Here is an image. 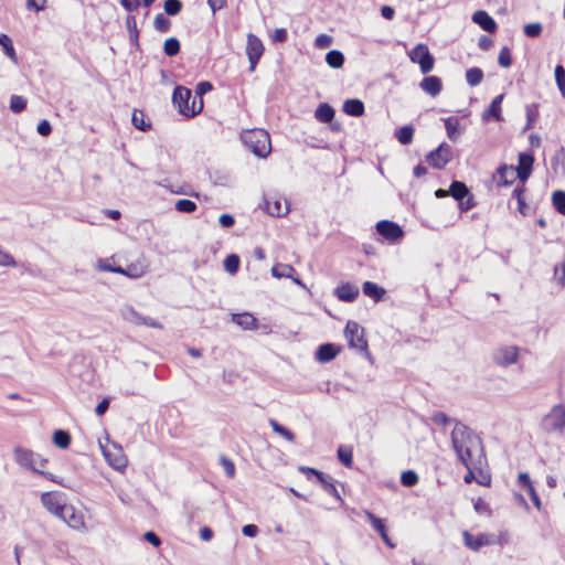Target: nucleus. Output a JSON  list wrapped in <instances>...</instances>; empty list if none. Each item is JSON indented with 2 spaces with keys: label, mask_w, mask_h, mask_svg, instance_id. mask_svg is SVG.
Listing matches in <instances>:
<instances>
[{
  "label": "nucleus",
  "mask_w": 565,
  "mask_h": 565,
  "mask_svg": "<svg viewBox=\"0 0 565 565\" xmlns=\"http://www.w3.org/2000/svg\"><path fill=\"white\" fill-rule=\"evenodd\" d=\"M451 444L459 461L466 468H482L487 463L481 438L468 426L456 423Z\"/></svg>",
  "instance_id": "obj_1"
},
{
  "label": "nucleus",
  "mask_w": 565,
  "mask_h": 565,
  "mask_svg": "<svg viewBox=\"0 0 565 565\" xmlns=\"http://www.w3.org/2000/svg\"><path fill=\"white\" fill-rule=\"evenodd\" d=\"M172 103L178 111L188 118L194 117L203 109V99L192 97V92L183 86L174 88Z\"/></svg>",
  "instance_id": "obj_2"
},
{
  "label": "nucleus",
  "mask_w": 565,
  "mask_h": 565,
  "mask_svg": "<svg viewBox=\"0 0 565 565\" xmlns=\"http://www.w3.org/2000/svg\"><path fill=\"white\" fill-rule=\"evenodd\" d=\"M244 145L257 157L266 158L271 150L269 134L259 128L248 129L241 134Z\"/></svg>",
  "instance_id": "obj_3"
},
{
  "label": "nucleus",
  "mask_w": 565,
  "mask_h": 565,
  "mask_svg": "<svg viewBox=\"0 0 565 565\" xmlns=\"http://www.w3.org/2000/svg\"><path fill=\"white\" fill-rule=\"evenodd\" d=\"M541 428L547 434H563L565 430V405H554L551 411L543 416Z\"/></svg>",
  "instance_id": "obj_4"
},
{
  "label": "nucleus",
  "mask_w": 565,
  "mask_h": 565,
  "mask_svg": "<svg viewBox=\"0 0 565 565\" xmlns=\"http://www.w3.org/2000/svg\"><path fill=\"white\" fill-rule=\"evenodd\" d=\"M13 458L20 467L29 469L34 473H36L40 468L45 467L47 463V460L42 458L41 455L23 447L14 448Z\"/></svg>",
  "instance_id": "obj_5"
},
{
  "label": "nucleus",
  "mask_w": 565,
  "mask_h": 565,
  "mask_svg": "<svg viewBox=\"0 0 565 565\" xmlns=\"http://www.w3.org/2000/svg\"><path fill=\"white\" fill-rule=\"evenodd\" d=\"M344 335L350 348L366 355L369 354L364 329L358 322L348 321L344 329Z\"/></svg>",
  "instance_id": "obj_6"
},
{
  "label": "nucleus",
  "mask_w": 565,
  "mask_h": 565,
  "mask_svg": "<svg viewBox=\"0 0 565 565\" xmlns=\"http://www.w3.org/2000/svg\"><path fill=\"white\" fill-rule=\"evenodd\" d=\"M377 234L391 244L399 243L404 236L403 228L395 222L383 220L375 225Z\"/></svg>",
  "instance_id": "obj_7"
},
{
  "label": "nucleus",
  "mask_w": 565,
  "mask_h": 565,
  "mask_svg": "<svg viewBox=\"0 0 565 565\" xmlns=\"http://www.w3.org/2000/svg\"><path fill=\"white\" fill-rule=\"evenodd\" d=\"M492 360L501 367L515 364L519 360V348L515 345H501L493 350Z\"/></svg>",
  "instance_id": "obj_8"
},
{
  "label": "nucleus",
  "mask_w": 565,
  "mask_h": 565,
  "mask_svg": "<svg viewBox=\"0 0 565 565\" xmlns=\"http://www.w3.org/2000/svg\"><path fill=\"white\" fill-rule=\"evenodd\" d=\"M120 315L125 321L135 326H147L157 329L163 328V326L159 321L150 317L142 316L141 313L137 312L131 306L122 307L120 309Z\"/></svg>",
  "instance_id": "obj_9"
},
{
  "label": "nucleus",
  "mask_w": 565,
  "mask_h": 565,
  "mask_svg": "<svg viewBox=\"0 0 565 565\" xmlns=\"http://www.w3.org/2000/svg\"><path fill=\"white\" fill-rule=\"evenodd\" d=\"M451 147L448 143L443 142L435 150L426 154V163L433 168L441 169L451 160Z\"/></svg>",
  "instance_id": "obj_10"
},
{
  "label": "nucleus",
  "mask_w": 565,
  "mask_h": 565,
  "mask_svg": "<svg viewBox=\"0 0 565 565\" xmlns=\"http://www.w3.org/2000/svg\"><path fill=\"white\" fill-rule=\"evenodd\" d=\"M264 53L262 40L253 33L247 34L246 54L249 61V72H254Z\"/></svg>",
  "instance_id": "obj_11"
},
{
  "label": "nucleus",
  "mask_w": 565,
  "mask_h": 565,
  "mask_svg": "<svg viewBox=\"0 0 565 565\" xmlns=\"http://www.w3.org/2000/svg\"><path fill=\"white\" fill-rule=\"evenodd\" d=\"M300 470L306 472L308 478L311 475L316 476L318 481L321 483V486L323 487V489H324V491L327 493H329L330 495L334 497L338 500H341V497H340L339 491H338V489L335 487L333 478H331L330 476L324 475L323 472H321V471H319V470H317L315 468L301 467Z\"/></svg>",
  "instance_id": "obj_12"
},
{
  "label": "nucleus",
  "mask_w": 565,
  "mask_h": 565,
  "mask_svg": "<svg viewBox=\"0 0 565 565\" xmlns=\"http://www.w3.org/2000/svg\"><path fill=\"white\" fill-rule=\"evenodd\" d=\"M60 519L75 531L86 530L84 514L81 511H77L72 504H68L65 508V511L62 513Z\"/></svg>",
  "instance_id": "obj_13"
},
{
  "label": "nucleus",
  "mask_w": 565,
  "mask_h": 565,
  "mask_svg": "<svg viewBox=\"0 0 565 565\" xmlns=\"http://www.w3.org/2000/svg\"><path fill=\"white\" fill-rule=\"evenodd\" d=\"M41 503L53 515L60 519L65 508L68 505L60 500V497L52 492L41 494Z\"/></svg>",
  "instance_id": "obj_14"
},
{
  "label": "nucleus",
  "mask_w": 565,
  "mask_h": 565,
  "mask_svg": "<svg viewBox=\"0 0 565 565\" xmlns=\"http://www.w3.org/2000/svg\"><path fill=\"white\" fill-rule=\"evenodd\" d=\"M533 162L534 158L531 153L521 152L519 154V163L518 167L514 169L515 174L522 182H525L530 178L533 168Z\"/></svg>",
  "instance_id": "obj_15"
},
{
  "label": "nucleus",
  "mask_w": 565,
  "mask_h": 565,
  "mask_svg": "<svg viewBox=\"0 0 565 565\" xmlns=\"http://www.w3.org/2000/svg\"><path fill=\"white\" fill-rule=\"evenodd\" d=\"M516 178L518 175L515 174L513 166L502 164L497 170L494 181L498 186H508L511 185Z\"/></svg>",
  "instance_id": "obj_16"
},
{
  "label": "nucleus",
  "mask_w": 565,
  "mask_h": 565,
  "mask_svg": "<svg viewBox=\"0 0 565 565\" xmlns=\"http://www.w3.org/2000/svg\"><path fill=\"white\" fill-rule=\"evenodd\" d=\"M472 21L478 24L482 30L489 33L497 31V23L488 12L478 10L472 14Z\"/></svg>",
  "instance_id": "obj_17"
},
{
  "label": "nucleus",
  "mask_w": 565,
  "mask_h": 565,
  "mask_svg": "<svg viewBox=\"0 0 565 565\" xmlns=\"http://www.w3.org/2000/svg\"><path fill=\"white\" fill-rule=\"evenodd\" d=\"M463 542L467 547L472 551H479L482 546L491 544L489 535L481 533L477 536L470 534L468 531L462 533Z\"/></svg>",
  "instance_id": "obj_18"
},
{
  "label": "nucleus",
  "mask_w": 565,
  "mask_h": 565,
  "mask_svg": "<svg viewBox=\"0 0 565 565\" xmlns=\"http://www.w3.org/2000/svg\"><path fill=\"white\" fill-rule=\"evenodd\" d=\"M504 98L503 94L498 95L489 105L488 109L482 114V120L488 121L490 118L495 119L497 121H501L503 118L501 116V104Z\"/></svg>",
  "instance_id": "obj_19"
},
{
  "label": "nucleus",
  "mask_w": 565,
  "mask_h": 565,
  "mask_svg": "<svg viewBox=\"0 0 565 565\" xmlns=\"http://www.w3.org/2000/svg\"><path fill=\"white\" fill-rule=\"evenodd\" d=\"M273 277L276 279L288 278L292 282H301V280L295 277V268L287 264H277L271 268Z\"/></svg>",
  "instance_id": "obj_20"
},
{
  "label": "nucleus",
  "mask_w": 565,
  "mask_h": 565,
  "mask_svg": "<svg viewBox=\"0 0 565 565\" xmlns=\"http://www.w3.org/2000/svg\"><path fill=\"white\" fill-rule=\"evenodd\" d=\"M334 295L342 301L351 302L358 297L359 288L356 285H339Z\"/></svg>",
  "instance_id": "obj_21"
},
{
  "label": "nucleus",
  "mask_w": 565,
  "mask_h": 565,
  "mask_svg": "<svg viewBox=\"0 0 565 565\" xmlns=\"http://www.w3.org/2000/svg\"><path fill=\"white\" fill-rule=\"evenodd\" d=\"M339 353L338 348L332 343L321 344L316 352V359L319 362L326 363L333 360Z\"/></svg>",
  "instance_id": "obj_22"
},
{
  "label": "nucleus",
  "mask_w": 565,
  "mask_h": 565,
  "mask_svg": "<svg viewBox=\"0 0 565 565\" xmlns=\"http://www.w3.org/2000/svg\"><path fill=\"white\" fill-rule=\"evenodd\" d=\"M233 321L244 330H252L256 328V319L248 312L232 315Z\"/></svg>",
  "instance_id": "obj_23"
},
{
  "label": "nucleus",
  "mask_w": 565,
  "mask_h": 565,
  "mask_svg": "<svg viewBox=\"0 0 565 565\" xmlns=\"http://www.w3.org/2000/svg\"><path fill=\"white\" fill-rule=\"evenodd\" d=\"M343 111L354 117L362 116L364 113V104L360 99H348L343 104Z\"/></svg>",
  "instance_id": "obj_24"
},
{
  "label": "nucleus",
  "mask_w": 565,
  "mask_h": 565,
  "mask_svg": "<svg viewBox=\"0 0 565 565\" xmlns=\"http://www.w3.org/2000/svg\"><path fill=\"white\" fill-rule=\"evenodd\" d=\"M315 117L320 122H330L334 117V109L329 104H320L315 111Z\"/></svg>",
  "instance_id": "obj_25"
},
{
  "label": "nucleus",
  "mask_w": 565,
  "mask_h": 565,
  "mask_svg": "<svg viewBox=\"0 0 565 565\" xmlns=\"http://www.w3.org/2000/svg\"><path fill=\"white\" fill-rule=\"evenodd\" d=\"M445 128L447 131V136L451 141H457L461 135V130L459 127V120L455 117H449L445 119Z\"/></svg>",
  "instance_id": "obj_26"
},
{
  "label": "nucleus",
  "mask_w": 565,
  "mask_h": 565,
  "mask_svg": "<svg viewBox=\"0 0 565 565\" xmlns=\"http://www.w3.org/2000/svg\"><path fill=\"white\" fill-rule=\"evenodd\" d=\"M448 192L456 201L465 199L469 194L467 185L463 182L456 180L451 182Z\"/></svg>",
  "instance_id": "obj_27"
},
{
  "label": "nucleus",
  "mask_w": 565,
  "mask_h": 565,
  "mask_svg": "<svg viewBox=\"0 0 565 565\" xmlns=\"http://www.w3.org/2000/svg\"><path fill=\"white\" fill-rule=\"evenodd\" d=\"M363 294L377 302L383 299L386 291L380 285H363Z\"/></svg>",
  "instance_id": "obj_28"
},
{
  "label": "nucleus",
  "mask_w": 565,
  "mask_h": 565,
  "mask_svg": "<svg viewBox=\"0 0 565 565\" xmlns=\"http://www.w3.org/2000/svg\"><path fill=\"white\" fill-rule=\"evenodd\" d=\"M266 210L268 214L273 216H282L288 213L287 204H282L279 200H275L274 202L266 201Z\"/></svg>",
  "instance_id": "obj_29"
},
{
  "label": "nucleus",
  "mask_w": 565,
  "mask_h": 565,
  "mask_svg": "<svg viewBox=\"0 0 565 565\" xmlns=\"http://www.w3.org/2000/svg\"><path fill=\"white\" fill-rule=\"evenodd\" d=\"M0 45L3 49L4 54L14 63L18 62L15 50L13 47L11 39L7 34H0Z\"/></svg>",
  "instance_id": "obj_30"
},
{
  "label": "nucleus",
  "mask_w": 565,
  "mask_h": 565,
  "mask_svg": "<svg viewBox=\"0 0 565 565\" xmlns=\"http://www.w3.org/2000/svg\"><path fill=\"white\" fill-rule=\"evenodd\" d=\"M326 62L332 68H340L344 63V55L338 50H332L327 53Z\"/></svg>",
  "instance_id": "obj_31"
},
{
  "label": "nucleus",
  "mask_w": 565,
  "mask_h": 565,
  "mask_svg": "<svg viewBox=\"0 0 565 565\" xmlns=\"http://www.w3.org/2000/svg\"><path fill=\"white\" fill-rule=\"evenodd\" d=\"M53 443L61 449H66L71 444V435L68 431L57 429L53 434Z\"/></svg>",
  "instance_id": "obj_32"
},
{
  "label": "nucleus",
  "mask_w": 565,
  "mask_h": 565,
  "mask_svg": "<svg viewBox=\"0 0 565 565\" xmlns=\"http://www.w3.org/2000/svg\"><path fill=\"white\" fill-rule=\"evenodd\" d=\"M483 79V72L479 67H471L466 72V81L471 86L475 87L479 85Z\"/></svg>",
  "instance_id": "obj_33"
},
{
  "label": "nucleus",
  "mask_w": 565,
  "mask_h": 565,
  "mask_svg": "<svg viewBox=\"0 0 565 565\" xmlns=\"http://www.w3.org/2000/svg\"><path fill=\"white\" fill-rule=\"evenodd\" d=\"M443 88V84L437 76H426V93L431 96H437Z\"/></svg>",
  "instance_id": "obj_34"
},
{
  "label": "nucleus",
  "mask_w": 565,
  "mask_h": 565,
  "mask_svg": "<svg viewBox=\"0 0 565 565\" xmlns=\"http://www.w3.org/2000/svg\"><path fill=\"white\" fill-rule=\"evenodd\" d=\"M269 425L276 434L280 435L286 440H288L290 443H292L295 440V434L291 430H289L288 428H286L285 426L280 425L277 420L269 419Z\"/></svg>",
  "instance_id": "obj_35"
},
{
  "label": "nucleus",
  "mask_w": 565,
  "mask_h": 565,
  "mask_svg": "<svg viewBox=\"0 0 565 565\" xmlns=\"http://www.w3.org/2000/svg\"><path fill=\"white\" fill-rule=\"evenodd\" d=\"M364 514L367 521L371 523L372 527L380 534V536L386 532V525L383 519L375 516L372 512L367 510L364 511Z\"/></svg>",
  "instance_id": "obj_36"
},
{
  "label": "nucleus",
  "mask_w": 565,
  "mask_h": 565,
  "mask_svg": "<svg viewBox=\"0 0 565 565\" xmlns=\"http://www.w3.org/2000/svg\"><path fill=\"white\" fill-rule=\"evenodd\" d=\"M524 186H516L512 192V196L518 201V210L522 215H526L529 212V206L524 201Z\"/></svg>",
  "instance_id": "obj_37"
},
{
  "label": "nucleus",
  "mask_w": 565,
  "mask_h": 565,
  "mask_svg": "<svg viewBox=\"0 0 565 565\" xmlns=\"http://www.w3.org/2000/svg\"><path fill=\"white\" fill-rule=\"evenodd\" d=\"M430 419L436 426H441V427H446L450 424H454L456 426V423H459L458 420H456L452 417H449L448 415H446L443 412H437V413L433 414Z\"/></svg>",
  "instance_id": "obj_38"
},
{
  "label": "nucleus",
  "mask_w": 565,
  "mask_h": 565,
  "mask_svg": "<svg viewBox=\"0 0 565 565\" xmlns=\"http://www.w3.org/2000/svg\"><path fill=\"white\" fill-rule=\"evenodd\" d=\"M414 129L412 126H404L396 130V138L402 145L411 143L413 139Z\"/></svg>",
  "instance_id": "obj_39"
},
{
  "label": "nucleus",
  "mask_w": 565,
  "mask_h": 565,
  "mask_svg": "<svg viewBox=\"0 0 565 565\" xmlns=\"http://www.w3.org/2000/svg\"><path fill=\"white\" fill-rule=\"evenodd\" d=\"M552 202L555 210L559 214L565 215V192L562 190L555 191L552 195Z\"/></svg>",
  "instance_id": "obj_40"
},
{
  "label": "nucleus",
  "mask_w": 565,
  "mask_h": 565,
  "mask_svg": "<svg viewBox=\"0 0 565 565\" xmlns=\"http://www.w3.org/2000/svg\"><path fill=\"white\" fill-rule=\"evenodd\" d=\"M104 456L109 465L117 470H124L127 467V459L121 454L111 458L109 452L104 451Z\"/></svg>",
  "instance_id": "obj_41"
},
{
  "label": "nucleus",
  "mask_w": 565,
  "mask_h": 565,
  "mask_svg": "<svg viewBox=\"0 0 565 565\" xmlns=\"http://www.w3.org/2000/svg\"><path fill=\"white\" fill-rule=\"evenodd\" d=\"M409 58L412 62L417 63L424 72V44L419 43L417 44L411 52H409Z\"/></svg>",
  "instance_id": "obj_42"
},
{
  "label": "nucleus",
  "mask_w": 565,
  "mask_h": 565,
  "mask_svg": "<svg viewBox=\"0 0 565 565\" xmlns=\"http://www.w3.org/2000/svg\"><path fill=\"white\" fill-rule=\"evenodd\" d=\"M163 51L168 56H174L180 51V42L177 38H169L163 44Z\"/></svg>",
  "instance_id": "obj_43"
},
{
  "label": "nucleus",
  "mask_w": 565,
  "mask_h": 565,
  "mask_svg": "<svg viewBox=\"0 0 565 565\" xmlns=\"http://www.w3.org/2000/svg\"><path fill=\"white\" fill-rule=\"evenodd\" d=\"M543 25L540 22L529 23L523 26V32L527 38L536 39L542 34Z\"/></svg>",
  "instance_id": "obj_44"
},
{
  "label": "nucleus",
  "mask_w": 565,
  "mask_h": 565,
  "mask_svg": "<svg viewBox=\"0 0 565 565\" xmlns=\"http://www.w3.org/2000/svg\"><path fill=\"white\" fill-rule=\"evenodd\" d=\"M99 268L103 270L125 273L130 278H138L140 276V274L142 273V269L138 268L137 266L129 267L126 271L120 268H113L108 265H103V264L99 265Z\"/></svg>",
  "instance_id": "obj_45"
},
{
  "label": "nucleus",
  "mask_w": 565,
  "mask_h": 565,
  "mask_svg": "<svg viewBox=\"0 0 565 565\" xmlns=\"http://www.w3.org/2000/svg\"><path fill=\"white\" fill-rule=\"evenodd\" d=\"M26 107V99L20 95H12L10 98V109L14 114H19Z\"/></svg>",
  "instance_id": "obj_46"
},
{
  "label": "nucleus",
  "mask_w": 565,
  "mask_h": 565,
  "mask_svg": "<svg viewBox=\"0 0 565 565\" xmlns=\"http://www.w3.org/2000/svg\"><path fill=\"white\" fill-rule=\"evenodd\" d=\"M131 121L141 131H146L150 127V124L146 122L145 115L140 110H134Z\"/></svg>",
  "instance_id": "obj_47"
},
{
  "label": "nucleus",
  "mask_w": 565,
  "mask_h": 565,
  "mask_svg": "<svg viewBox=\"0 0 565 565\" xmlns=\"http://www.w3.org/2000/svg\"><path fill=\"white\" fill-rule=\"evenodd\" d=\"M225 270L235 274L239 267V257L235 254L228 255L224 260Z\"/></svg>",
  "instance_id": "obj_48"
},
{
  "label": "nucleus",
  "mask_w": 565,
  "mask_h": 565,
  "mask_svg": "<svg viewBox=\"0 0 565 565\" xmlns=\"http://www.w3.org/2000/svg\"><path fill=\"white\" fill-rule=\"evenodd\" d=\"M175 210L182 213H192L196 210V204L186 199H181L175 202Z\"/></svg>",
  "instance_id": "obj_49"
},
{
  "label": "nucleus",
  "mask_w": 565,
  "mask_h": 565,
  "mask_svg": "<svg viewBox=\"0 0 565 565\" xmlns=\"http://www.w3.org/2000/svg\"><path fill=\"white\" fill-rule=\"evenodd\" d=\"M352 450L350 448L342 446L338 448V458L345 467L350 468L352 466Z\"/></svg>",
  "instance_id": "obj_50"
},
{
  "label": "nucleus",
  "mask_w": 565,
  "mask_h": 565,
  "mask_svg": "<svg viewBox=\"0 0 565 565\" xmlns=\"http://www.w3.org/2000/svg\"><path fill=\"white\" fill-rule=\"evenodd\" d=\"M498 63L500 66L504 67V68H508L511 66L512 64V56H511V52H510V49L508 46H503L500 52H499V56H498Z\"/></svg>",
  "instance_id": "obj_51"
},
{
  "label": "nucleus",
  "mask_w": 565,
  "mask_h": 565,
  "mask_svg": "<svg viewBox=\"0 0 565 565\" xmlns=\"http://www.w3.org/2000/svg\"><path fill=\"white\" fill-rule=\"evenodd\" d=\"M555 81L558 86V89L565 97V68L561 64L556 65L555 67Z\"/></svg>",
  "instance_id": "obj_52"
},
{
  "label": "nucleus",
  "mask_w": 565,
  "mask_h": 565,
  "mask_svg": "<svg viewBox=\"0 0 565 565\" xmlns=\"http://www.w3.org/2000/svg\"><path fill=\"white\" fill-rule=\"evenodd\" d=\"M182 9V2L180 0H166L164 11L169 15L178 14Z\"/></svg>",
  "instance_id": "obj_53"
},
{
  "label": "nucleus",
  "mask_w": 565,
  "mask_h": 565,
  "mask_svg": "<svg viewBox=\"0 0 565 565\" xmlns=\"http://www.w3.org/2000/svg\"><path fill=\"white\" fill-rule=\"evenodd\" d=\"M401 482L405 487H412L418 482V476L413 470L404 471L401 476Z\"/></svg>",
  "instance_id": "obj_54"
},
{
  "label": "nucleus",
  "mask_w": 565,
  "mask_h": 565,
  "mask_svg": "<svg viewBox=\"0 0 565 565\" xmlns=\"http://www.w3.org/2000/svg\"><path fill=\"white\" fill-rule=\"evenodd\" d=\"M154 28L160 32H167L170 28V21L162 13H159L154 18Z\"/></svg>",
  "instance_id": "obj_55"
},
{
  "label": "nucleus",
  "mask_w": 565,
  "mask_h": 565,
  "mask_svg": "<svg viewBox=\"0 0 565 565\" xmlns=\"http://www.w3.org/2000/svg\"><path fill=\"white\" fill-rule=\"evenodd\" d=\"M539 111L536 105L526 106V119L527 124L525 128H530L537 119Z\"/></svg>",
  "instance_id": "obj_56"
},
{
  "label": "nucleus",
  "mask_w": 565,
  "mask_h": 565,
  "mask_svg": "<svg viewBox=\"0 0 565 565\" xmlns=\"http://www.w3.org/2000/svg\"><path fill=\"white\" fill-rule=\"evenodd\" d=\"M459 209L461 212H467L475 206L473 196L469 193L465 199L458 201Z\"/></svg>",
  "instance_id": "obj_57"
},
{
  "label": "nucleus",
  "mask_w": 565,
  "mask_h": 565,
  "mask_svg": "<svg viewBox=\"0 0 565 565\" xmlns=\"http://www.w3.org/2000/svg\"><path fill=\"white\" fill-rule=\"evenodd\" d=\"M213 86L210 82L207 81H204V82H200L198 85H196V89H195V93H196V98H202V96L206 93H209L210 90H212Z\"/></svg>",
  "instance_id": "obj_58"
},
{
  "label": "nucleus",
  "mask_w": 565,
  "mask_h": 565,
  "mask_svg": "<svg viewBox=\"0 0 565 565\" xmlns=\"http://www.w3.org/2000/svg\"><path fill=\"white\" fill-rule=\"evenodd\" d=\"M46 0H26V9L35 12L42 11L45 8Z\"/></svg>",
  "instance_id": "obj_59"
},
{
  "label": "nucleus",
  "mask_w": 565,
  "mask_h": 565,
  "mask_svg": "<svg viewBox=\"0 0 565 565\" xmlns=\"http://www.w3.org/2000/svg\"><path fill=\"white\" fill-rule=\"evenodd\" d=\"M332 44V38L327 34H320L316 38V46L320 49L329 47Z\"/></svg>",
  "instance_id": "obj_60"
},
{
  "label": "nucleus",
  "mask_w": 565,
  "mask_h": 565,
  "mask_svg": "<svg viewBox=\"0 0 565 565\" xmlns=\"http://www.w3.org/2000/svg\"><path fill=\"white\" fill-rule=\"evenodd\" d=\"M221 461H222V466L224 468L226 476L230 478H233L235 475V466H234L233 461L225 457H222Z\"/></svg>",
  "instance_id": "obj_61"
},
{
  "label": "nucleus",
  "mask_w": 565,
  "mask_h": 565,
  "mask_svg": "<svg viewBox=\"0 0 565 565\" xmlns=\"http://www.w3.org/2000/svg\"><path fill=\"white\" fill-rule=\"evenodd\" d=\"M36 130L41 136L46 137L51 134L52 127L47 120L43 119L39 122Z\"/></svg>",
  "instance_id": "obj_62"
},
{
  "label": "nucleus",
  "mask_w": 565,
  "mask_h": 565,
  "mask_svg": "<svg viewBox=\"0 0 565 565\" xmlns=\"http://www.w3.org/2000/svg\"><path fill=\"white\" fill-rule=\"evenodd\" d=\"M218 223L222 227L230 228L235 224V218L231 214H222Z\"/></svg>",
  "instance_id": "obj_63"
},
{
  "label": "nucleus",
  "mask_w": 565,
  "mask_h": 565,
  "mask_svg": "<svg viewBox=\"0 0 565 565\" xmlns=\"http://www.w3.org/2000/svg\"><path fill=\"white\" fill-rule=\"evenodd\" d=\"M145 540L151 545L158 547L161 544V539L152 531H148L143 535Z\"/></svg>",
  "instance_id": "obj_64"
}]
</instances>
